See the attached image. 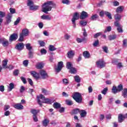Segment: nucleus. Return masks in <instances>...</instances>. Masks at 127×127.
Returning <instances> with one entry per match:
<instances>
[{"label": "nucleus", "instance_id": "f257e3e1", "mask_svg": "<svg viewBox=\"0 0 127 127\" xmlns=\"http://www.w3.org/2000/svg\"><path fill=\"white\" fill-rule=\"evenodd\" d=\"M42 11L45 13H48L52 9V7H55V4L52 1H48L45 2L42 6Z\"/></svg>", "mask_w": 127, "mask_h": 127}, {"label": "nucleus", "instance_id": "f03ea898", "mask_svg": "<svg viewBox=\"0 0 127 127\" xmlns=\"http://www.w3.org/2000/svg\"><path fill=\"white\" fill-rule=\"evenodd\" d=\"M38 103L40 106H42V103L50 104L51 101L48 98H46L45 96L42 94H40L39 96H37Z\"/></svg>", "mask_w": 127, "mask_h": 127}, {"label": "nucleus", "instance_id": "7ed1b4c3", "mask_svg": "<svg viewBox=\"0 0 127 127\" xmlns=\"http://www.w3.org/2000/svg\"><path fill=\"white\" fill-rule=\"evenodd\" d=\"M72 98L76 103L80 104L82 103L83 99L82 98V95L79 92H75L72 95Z\"/></svg>", "mask_w": 127, "mask_h": 127}, {"label": "nucleus", "instance_id": "20e7f679", "mask_svg": "<svg viewBox=\"0 0 127 127\" xmlns=\"http://www.w3.org/2000/svg\"><path fill=\"white\" fill-rule=\"evenodd\" d=\"M29 34V31L27 29H23L22 30V32L20 34L19 41L22 42L23 41L24 36H28Z\"/></svg>", "mask_w": 127, "mask_h": 127}, {"label": "nucleus", "instance_id": "39448f33", "mask_svg": "<svg viewBox=\"0 0 127 127\" xmlns=\"http://www.w3.org/2000/svg\"><path fill=\"white\" fill-rule=\"evenodd\" d=\"M123 84H120L117 86V87L114 86L112 89V92L113 94H117V93H119L121 92V91H123Z\"/></svg>", "mask_w": 127, "mask_h": 127}, {"label": "nucleus", "instance_id": "423d86ee", "mask_svg": "<svg viewBox=\"0 0 127 127\" xmlns=\"http://www.w3.org/2000/svg\"><path fill=\"white\" fill-rule=\"evenodd\" d=\"M96 65L97 68L99 69H102L106 67V63L104 62L103 60H99L96 62Z\"/></svg>", "mask_w": 127, "mask_h": 127}, {"label": "nucleus", "instance_id": "0eeeda50", "mask_svg": "<svg viewBox=\"0 0 127 127\" xmlns=\"http://www.w3.org/2000/svg\"><path fill=\"white\" fill-rule=\"evenodd\" d=\"M125 119H127V114L124 115L122 114H119L118 116V122L119 123H123L125 120Z\"/></svg>", "mask_w": 127, "mask_h": 127}, {"label": "nucleus", "instance_id": "6e6552de", "mask_svg": "<svg viewBox=\"0 0 127 127\" xmlns=\"http://www.w3.org/2000/svg\"><path fill=\"white\" fill-rule=\"evenodd\" d=\"M17 34L14 33L11 35L9 38V41L10 42H12V41H15L17 39Z\"/></svg>", "mask_w": 127, "mask_h": 127}, {"label": "nucleus", "instance_id": "1a4fd4ad", "mask_svg": "<svg viewBox=\"0 0 127 127\" xmlns=\"http://www.w3.org/2000/svg\"><path fill=\"white\" fill-rule=\"evenodd\" d=\"M62 68H63V62H60L58 64V67L56 68V71L58 73L60 72L61 70H62Z\"/></svg>", "mask_w": 127, "mask_h": 127}, {"label": "nucleus", "instance_id": "9d476101", "mask_svg": "<svg viewBox=\"0 0 127 127\" xmlns=\"http://www.w3.org/2000/svg\"><path fill=\"white\" fill-rule=\"evenodd\" d=\"M40 74L43 79H46L48 77V75L47 74V73H46V71L42 70L40 72Z\"/></svg>", "mask_w": 127, "mask_h": 127}, {"label": "nucleus", "instance_id": "9b49d317", "mask_svg": "<svg viewBox=\"0 0 127 127\" xmlns=\"http://www.w3.org/2000/svg\"><path fill=\"white\" fill-rule=\"evenodd\" d=\"M1 44L4 47H7V46L9 45V42H8V40L4 38L2 39Z\"/></svg>", "mask_w": 127, "mask_h": 127}, {"label": "nucleus", "instance_id": "f8f14e48", "mask_svg": "<svg viewBox=\"0 0 127 127\" xmlns=\"http://www.w3.org/2000/svg\"><path fill=\"white\" fill-rule=\"evenodd\" d=\"M79 17H80V14H79V13H74L73 16V18L71 19V21H76V20L79 19Z\"/></svg>", "mask_w": 127, "mask_h": 127}, {"label": "nucleus", "instance_id": "ddd939ff", "mask_svg": "<svg viewBox=\"0 0 127 127\" xmlns=\"http://www.w3.org/2000/svg\"><path fill=\"white\" fill-rule=\"evenodd\" d=\"M88 13L83 11L81 12V14L79 17V18H80L81 19H85V18H86V17H88Z\"/></svg>", "mask_w": 127, "mask_h": 127}, {"label": "nucleus", "instance_id": "4468645a", "mask_svg": "<svg viewBox=\"0 0 127 127\" xmlns=\"http://www.w3.org/2000/svg\"><path fill=\"white\" fill-rule=\"evenodd\" d=\"M7 62H8L7 59H5L2 62V66L3 69H7Z\"/></svg>", "mask_w": 127, "mask_h": 127}, {"label": "nucleus", "instance_id": "2eb2a0df", "mask_svg": "<svg viewBox=\"0 0 127 127\" xmlns=\"http://www.w3.org/2000/svg\"><path fill=\"white\" fill-rule=\"evenodd\" d=\"M30 73L31 75H32L34 78H35V79H39L40 77L39 74L37 73L35 71H32Z\"/></svg>", "mask_w": 127, "mask_h": 127}, {"label": "nucleus", "instance_id": "dca6fc26", "mask_svg": "<svg viewBox=\"0 0 127 127\" xmlns=\"http://www.w3.org/2000/svg\"><path fill=\"white\" fill-rule=\"evenodd\" d=\"M88 40L86 38H83L82 39L77 38H76V41L77 43H81V42H83V43H86Z\"/></svg>", "mask_w": 127, "mask_h": 127}, {"label": "nucleus", "instance_id": "f3484780", "mask_svg": "<svg viewBox=\"0 0 127 127\" xmlns=\"http://www.w3.org/2000/svg\"><path fill=\"white\" fill-rule=\"evenodd\" d=\"M14 108L16 110H23V106L20 103H17L14 105Z\"/></svg>", "mask_w": 127, "mask_h": 127}, {"label": "nucleus", "instance_id": "a211bd4d", "mask_svg": "<svg viewBox=\"0 0 127 127\" xmlns=\"http://www.w3.org/2000/svg\"><path fill=\"white\" fill-rule=\"evenodd\" d=\"M41 18L46 20H51L52 17L48 15H43L41 16Z\"/></svg>", "mask_w": 127, "mask_h": 127}, {"label": "nucleus", "instance_id": "6ab92c4d", "mask_svg": "<svg viewBox=\"0 0 127 127\" xmlns=\"http://www.w3.org/2000/svg\"><path fill=\"white\" fill-rule=\"evenodd\" d=\"M74 55H75V51H69L67 53V57L68 58H73L74 57Z\"/></svg>", "mask_w": 127, "mask_h": 127}, {"label": "nucleus", "instance_id": "aec40b11", "mask_svg": "<svg viewBox=\"0 0 127 127\" xmlns=\"http://www.w3.org/2000/svg\"><path fill=\"white\" fill-rule=\"evenodd\" d=\"M83 56H84V58L88 59L90 58L91 55L90 54V53L88 51H84L83 54Z\"/></svg>", "mask_w": 127, "mask_h": 127}, {"label": "nucleus", "instance_id": "412c9836", "mask_svg": "<svg viewBox=\"0 0 127 127\" xmlns=\"http://www.w3.org/2000/svg\"><path fill=\"white\" fill-rule=\"evenodd\" d=\"M11 17H12V13H8L7 17H6V21L7 23H9L10 21H11Z\"/></svg>", "mask_w": 127, "mask_h": 127}, {"label": "nucleus", "instance_id": "4be33fe9", "mask_svg": "<svg viewBox=\"0 0 127 127\" xmlns=\"http://www.w3.org/2000/svg\"><path fill=\"white\" fill-rule=\"evenodd\" d=\"M69 73H71V74H76L77 73V68L73 67H71L69 69Z\"/></svg>", "mask_w": 127, "mask_h": 127}, {"label": "nucleus", "instance_id": "5701e85b", "mask_svg": "<svg viewBox=\"0 0 127 127\" xmlns=\"http://www.w3.org/2000/svg\"><path fill=\"white\" fill-rule=\"evenodd\" d=\"M24 44L23 43H19L16 45L15 48H24Z\"/></svg>", "mask_w": 127, "mask_h": 127}, {"label": "nucleus", "instance_id": "b1692460", "mask_svg": "<svg viewBox=\"0 0 127 127\" xmlns=\"http://www.w3.org/2000/svg\"><path fill=\"white\" fill-rule=\"evenodd\" d=\"M28 50L29 51V58H32V56H33V49L32 48H28Z\"/></svg>", "mask_w": 127, "mask_h": 127}, {"label": "nucleus", "instance_id": "393cba45", "mask_svg": "<svg viewBox=\"0 0 127 127\" xmlns=\"http://www.w3.org/2000/svg\"><path fill=\"white\" fill-rule=\"evenodd\" d=\"M53 107L55 109H59L61 107V104L58 102H55L54 103Z\"/></svg>", "mask_w": 127, "mask_h": 127}, {"label": "nucleus", "instance_id": "a878e982", "mask_svg": "<svg viewBox=\"0 0 127 127\" xmlns=\"http://www.w3.org/2000/svg\"><path fill=\"white\" fill-rule=\"evenodd\" d=\"M123 10H124V6H120L117 7V8L116 9V12L121 13V12H122V11H123Z\"/></svg>", "mask_w": 127, "mask_h": 127}, {"label": "nucleus", "instance_id": "bb28decb", "mask_svg": "<svg viewBox=\"0 0 127 127\" xmlns=\"http://www.w3.org/2000/svg\"><path fill=\"white\" fill-rule=\"evenodd\" d=\"M34 4L33 1L32 0H28L27 5L29 6V8L30 9L31 6H32Z\"/></svg>", "mask_w": 127, "mask_h": 127}, {"label": "nucleus", "instance_id": "cd10ccee", "mask_svg": "<svg viewBox=\"0 0 127 127\" xmlns=\"http://www.w3.org/2000/svg\"><path fill=\"white\" fill-rule=\"evenodd\" d=\"M74 81L77 83H80L81 82V78L79 75H75L74 76Z\"/></svg>", "mask_w": 127, "mask_h": 127}, {"label": "nucleus", "instance_id": "c85d7f7f", "mask_svg": "<svg viewBox=\"0 0 127 127\" xmlns=\"http://www.w3.org/2000/svg\"><path fill=\"white\" fill-rule=\"evenodd\" d=\"M122 96L125 99H127V88H125L124 89Z\"/></svg>", "mask_w": 127, "mask_h": 127}, {"label": "nucleus", "instance_id": "c756f323", "mask_svg": "<svg viewBox=\"0 0 127 127\" xmlns=\"http://www.w3.org/2000/svg\"><path fill=\"white\" fill-rule=\"evenodd\" d=\"M122 18V15H120V14H116L115 15V19L117 21H119L121 20V19Z\"/></svg>", "mask_w": 127, "mask_h": 127}, {"label": "nucleus", "instance_id": "7c9ffc66", "mask_svg": "<svg viewBox=\"0 0 127 127\" xmlns=\"http://www.w3.org/2000/svg\"><path fill=\"white\" fill-rule=\"evenodd\" d=\"M80 112H81L80 117L81 118H84V117H85L86 116L87 112L85 110H82Z\"/></svg>", "mask_w": 127, "mask_h": 127}, {"label": "nucleus", "instance_id": "2f4dec72", "mask_svg": "<svg viewBox=\"0 0 127 127\" xmlns=\"http://www.w3.org/2000/svg\"><path fill=\"white\" fill-rule=\"evenodd\" d=\"M105 14L106 15V16H107V17H108V18H109V19H113V17H112V14H111V13L109 12L105 11Z\"/></svg>", "mask_w": 127, "mask_h": 127}, {"label": "nucleus", "instance_id": "473e14b6", "mask_svg": "<svg viewBox=\"0 0 127 127\" xmlns=\"http://www.w3.org/2000/svg\"><path fill=\"white\" fill-rule=\"evenodd\" d=\"M49 124V120H48V119H45L44 121H43V125L44 127H47Z\"/></svg>", "mask_w": 127, "mask_h": 127}, {"label": "nucleus", "instance_id": "72a5a7b5", "mask_svg": "<svg viewBox=\"0 0 127 127\" xmlns=\"http://www.w3.org/2000/svg\"><path fill=\"white\" fill-rule=\"evenodd\" d=\"M31 113L33 115V116H36L38 113H39V110H36L35 109H31Z\"/></svg>", "mask_w": 127, "mask_h": 127}, {"label": "nucleus", "instance_id": "f704fd0d", "mask_svg": "<svg viewBox=\"0 0 127 127\" xmlns=\"http://www.w3.org/2000/svg\"><path fill=\"white\" fill-rule=\"evenodd\" d=\"M73 67V64L70 62H67L66 63V68L67 69H68L70 70V69H71V68Z\"/></svg>", "mask_w": 127, "mask_h": 127}, {"label": "nucleus", "instance_id": "c9c22d12", "mask_svg": "<svg viewBox=\"0 0 127 127\" xmlns=\"http://www.w3.org/2000/svg\"><path fill=\"white\" fill-rule=\"evenodd\" d=\"M38 8H39V6L34 4L31 6V8L30 9L31 10H37V9H38Z\"/></svg>", "mask_w": 127, "mask_h": 127}, {"label": "nucleus", "instance_id": "e433bc0d", "mask_svg": "<svg viewBox=\"0 0 127 127\" xmlns=\"http://www.w3.org/2000/svg\"><path fill=\"white\" fill-rule=\"evenodd\" d=\"M38 43L41 47H44V46H45V42L42 40L38 41Z\"/></svg>", "mask_w": 127, "mask_h": 127}, {"label": "nucleus", "instance_id": "4c0bfd02", "mask_svg": "<svg viewBox=\"0 0 127 127\" xmlns=\"http://www.w3.org/2000/svg\"><path fill=\"white\" fill-rule=\"evenodd\" d=\"M36 67L37 68V69H42V68H43V64L40 63H38L36 65Z\"/></svg>", "mask_w": 127, "mask_h": 127}, {"label": "nucleus", "instance_id": "58836bf2", "mask_svg": "<svg viewBox=\"0 0 127 127\" xmlns=\"http://www.w3.org/2000/svg\"><path fill=\"white\" fill-rule=\"evenodd\" d=\"M108 38L110 40H114L117 38V35H110L108 36Z\"/></svg>", "mask_w": 127, "mask_h": 127}, {"label": "nucleus", "instance_id": "ea45409f", "mask_svg": "<svg viewBox=\"0 0 127 127\" xmlns=\"http://www.w3.org/2000/svg\"><path fill=\"white\" fill-rule=\"evenodd\" d=\"M99 17V16L97 14L92 15L90 18L91 20H97V19Z\"/></svg>", "mask_w": 127, "mask_h": 127}, {"label": "nucleus", "instance_id": "a19ab883", "mask_svg": "<svg viewBox=\"0 0 127 127\" xmlns=\"http://www.w3.org/2000/svg\"><path fill=\"white\" fill-rule=\"evenodd\" d=\"M111 30H112V27H111L110 26H109L106 27V28L104 30V33H107V32H110V31H111Z\"/></svg>", "mask_w": 127, "mask_h": 127}, {"label": "nucleus", "instance_id": "79ce46f5", "mask_svg": "<svg viewBox=\"0 0 127 127\" xmlns=\"http://www.w3.org/2000/svg\"><path fill=\"white\" fill-rule=\"evenodd\" d=\"M8 88H9L8 91L10 92V91H11L12 89L14 88V84H13V83H10L9 84Z\"/></svg>", "mask_w": 127, "mask_h": 127}, {"label": "nucleus", "instance_id": "37998d69", "mask_svg": "<svg viewBox=\"0 0 127 127\" xmlns=\"http://www.w3.org/2000/svg\"><path fill=\"white\" fill-rule=\"evenodd\" d=\"M112 60V64H114V65L118 64V63L119 62V60H118L117 59H113Z\"/></svg>", "mask_w": 127, "mask_h": 127}, {"label": "nucleus", "instance_id": "c03bdc74", "mask_svg": "<svg viewBox=\"0 0 127 127\" xmlns=\"http://www.w3.org/2000/svg\"><path fill=\"white\" fill-rule=\"evenodd\" d=\"M65 103L68 106H72L73 105V101L69 100H66Z\"/></svg>", "mask_w": 127, "mask_h": 127}, {"label": "nucleus", "instance_id": "a18cd8bd", "mask_svg": "<svg viewBox=\"0 0 127 127\" xmlns=\"http://www.w3.org/2000/svg\"><path fill=\"white\" fill-rule=\"evenodd\" d=\"M108 92V87H106L103 89V90L101 91V93L103 95H107V92Z\"/></svg>", "mask_w": 127, "mask_h": 127}, {"label": "nucleus", "instance_id": "49530a36", "mask_svg": "<svg viewBox=\"0 0 127 127\" xmlns=\"http://www.w3.org/2000/svg\"><path fill=\"white\" fill-rule=\"evenodd\" d=\"M78 113H80V110L79 109H75L72 110V114H77Z\"/></svg>", "mask_w": 127, "mask_h": 127}, {"label": "nucleus", "instance_id": "de8ad7c7", "mask_svg": "<svg viewBox=\"0 0 127 127\" xmlns=\"http://www.w3.org/2000/svg\"><path fill=\"white\" fill-rule=\"evenodd\" d=\"M42 92L43 94H44V95H47L49 94L48 91H47L45 88H42Z\"/></svg>", "mask_w": 127, "mask_h": 127}, {"label": "nucleus", "instance_id": "09e8293b", "mask_svg": "<svg viewBox=\"0 0 127 127\" xmlns=\"http://www.w3.org/2000/svg\"><path fill=\"white\" fill-rule=\"evenodd\" d=\"M24 91H25V87L23 86H21L19 89L20 93L22 94Z\"/></svg>", "mask_w": 127, "mask_h": 127}, {"label": "nucleus", "instance_id": "8fccbe9b", "mask_svg": "<svg viewBox=\"0 0 127 127\" xmlns=\"http://www.w3.org/2000/svg\"><path fill=\"white\" fill-rule=\"evenodd\" d=\"M41 55H45L47 53V51L46 50L43 49L41 50Z\"/></svg>", "mask_w": 127, "mask_h": 127}, {"label": "nucleus", "instance_id": "3c124183", "mask_svg": "<svg viewBox=\"0 0 127 127\" xmlns=\"http://www.w3.org/2000/svg\"><path fill=\"white\" fill-rule=\"evenodd\" d=\"M20 21V18L18 17V18H17L16 21L14 22V25H17L18 23H19Z\"/></svg>", "mask_w": 127, "mask_h": 127}, {"label": "nucleus", "instance_id": "603ef678", "mask_svg": "<svg viewBox=\"0 0 127 127\" xmlns=\"http://www.w3.org/2000/svg\"><path fill=\"white\" fill-rule=\"evenodd\" d=\"M19 73V70L18 69H16L13 72V74L14 76H18V74Z\"/></svg>", "mask_w": 127, "mask_h": 127}, {"label": "nucleus", "instance_id": "864d4df0", "mask_svg": "<svg viewBox=\"0 0 127 127\" xmlns=\"http://www.w3.org/2000/svg\"><path fill=\"white\" fill-rule=\"evenodd\" d=\"M63 83L64 84V85H67V84H69L68 80H67L66 78L63 79Z\"/></svg>", "mask_w": 127, "mask_h": 127}, {"label": "nucleus", "instance_id": "5fc2aeb1", "mask_svg": "<svg viewBox=\"0 0 127 127\" xmlns=\"http://www.w3.org/2000/svg\"><path fill=\"white\" fill-rule=\"evenodd\" d=\"M88 23V22H87V21H84L83 20H81L80 21V24L81 25H82L83 26H85V25H87V24Z\"/></svg>", "mask_w": 127, "mask_h": 127}, {"label": "nucleus", "instance_id": "6e6d98bb", "mask_svg": "<svg viewBox=\"0 0 127 127\" xmlns=\"http://www.w3.org/2000/svg\"><path fill=\"white\" fill-rule=\"evenodd\" d=\"M99 45V40H96L95 41L93 44V45L94 47H97V46H98V45Z\"/></svg>", "mask_w": 127, "mask_h": 127}, {"label": "nucleus", "instance_id": "4d7b16f0", "mask_svg": "<svg viewBox=\"0 0 127 127\" xmlns=\"http://www.w3.org/2000/svg\"><path fill=\"white\" fill-rule=\"evenodd\" d=\"M5 16V13L0 11V18H2V17H4Z\"/></svg>", "mask_w": 127, "mask_h": 127}, {"label": "nucleus", "instance_id": "13d9d810", "mask_svg": "<svg viewBox=\"0 0 127 127\" xmlns=\"http://www.w3.org/2000/svg\"><path fill=\"white\" fill-rule=\"evenodd\" d=\"M63 3H65V4H69L70 1L69 0H63Z\"/></svg>", "mask_w": 127, "mask_h": 127}, {"label": "nucleus", "instance_id": "bf43d9fd", "mask_svg": "<svg viewBox=\"0 0 127 127\" xmlns=\"http://www.w3.org/2000/svg\"><path fill=\"white\" fill-rule=\"evenodd\" d=\"M33 119L34 121H35L36 123L38 122V118H37V116H36V115H33Z\"/></svg>", "mask_w": 127, "mask_h": 127}, {"label": "nucleus", "instance_id": "052dcab7", "mask_svg": "<svg viewBox=\"0 0 127 127\" xmlns=\"http://www.w3.org/2000/svg\"><path fill=\"white\" fill-rule=\"evenodd\" d=\"M26 48H32V46H31V44L30 43H27L25 45Z\"/></svg>", "mask_w": 127, "mask_h": 127}, {"label": "nucleus", "instance_id": "680f3d73", "mask_svg": "<svg viewBox=\"0 0 127 127\" xmlns=\"http://www.w3.org/2000/svg\"><path fill=\"white\" fill-rule=\"evenodd\" d=\"M23 64L24 66H25L26 67L28 65V61L27 60H25L23 62Z\"/></svg>", "mask_w": 127, "mask_h": 127}, {"label": "nucleus", "instance_id": "e2e57ef3", "mask_svg": "<svg viewBox=\"0 0 127 127\" xmlns=\"http://www.w3.org/2000/svg\"><path fill=\"white\" fill-rule=\"evenodd\" d=\"M117 30H118V32H120V33H122L123 31V29L121 27H118L117 28Z\"/></svg>", "mask_w": 127, "mask_h": 127}, {"label": "nucleus", "instance_id": "0e129e2a", "mask_svg": "<svg viewBox=\"0 0 127 127\" xmlns=\"http://www.w3.org/2000/svg\"><path fill=\"white\" fill-rule=\"evenodd\" d=\"M28 81L29 82L30 85H31V86H32V85H33V81H32V80L30 78H28Z\"/></svg>", "mask_w": 127, "mask_h": 127}, {"label": "nucleus", "instance_id": "69168bd1", "mask_svg": "<svg viewBox=\"0 0 127 127\" xmlns=\"http://www.w3.org/2000/svg\"><path fill=\"white\" fill-rule=\"evenodd\" d=\"M38 26L40 29L43 28V23L42 22L39 23Z\"/></svg>", "mask_w": 127, "mask_h": 127}, {"label": "nucleus", "instance_id": "338daca9", "mask_svg": "<svg viewBox=\"0 0 127 127\" xmlns=\"http://www.w3.org/2000/svg\"><path fill=\"white\" fill-rule=\"evenodd\" d=\"M21 80L24 84H26V79L24 77H21Z\"/></svg>", "mask_w": 127, "mask_h": 127}, {"label": "nucleus", "instance_id": "774afa93", "mask_svg": "<svg viewBox=\"0 0 127 127\" xmlns=\"http://www.w3.org/2000/svg\"><path fill=\"white\" fill-rule=\"evenodd\" d=\"M0 92L4 91V86H3V85L0 86Z\"/></svg>", "mask_w": 127, "mask_h": 127}]
</instances>
